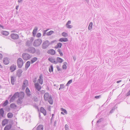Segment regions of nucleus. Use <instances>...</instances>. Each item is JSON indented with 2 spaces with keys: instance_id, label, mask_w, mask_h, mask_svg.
<instances>
[{
  "instance_id": "f257e3e1",
  "label": "nucleus",
  "mask_w": 130,
  "mask_h": 130,
  "mask_svg": "<svg viewBox=\"0 0 130 130\" xmlns=\"http://www.w3.org/2000/svg\"><path fill=\"white\" fill-rule=\"evenodd\" d=\"M44 98L45 100L47 101L48 99V102L51 105L53 104V100L51 95H49L48 92L45 93L44 95Z\"/></svg>"
},
{
  "instance_id": "f03ea898",
  "label": "nucleus",
  "mask_w": 130,
  "mask_h": 130,
  "mask_svg": "<svg viewBox=\"0 0 130 130\" xmlns=\"http://www.w3.org/2000/svg\"><path fill=\"white\" fill-rule=\"evenodd\" d=\"M50 45V42L48 40H46L43 42L42 45V48L44 49H46Z\"/></svg>"
},
{
  "instance_id": "7ed1b4c3",
  "label": "nucleus",
  "mask_w": 130,
  "mask_h": 130,
  "mask_svg": "<svg viewBox=\"0 0 130 130\" xmlns=\"http://www.w3.org/2000/svg\"><path fill=\"white\" fill-rule=\"evenodd\" d=\"M42 42V40L39 39L35 40L33 44L34 46H38L41 44Z\"/></svg>"
},
{
  "instance_id": "20e7f679",
  "label": "nucleus",
  "mask_w": 130,
  "mask_h": 130,
  "mask_svg": "<svg viewBox=\"0 0 130 130\" xmlns=\"http://www.w3.org/2000/svg\"><path fill=\"white\" fill-rule=\"evenodd\" d=\"M23 61L22 59L20 58H19L17 60V64L18 67L21 68L23 65Z\"/></svg>"
},
{
  "instance_id": "39448f33",
  "label": "nucleus",
  "mask_w": 130,
  "mask_h": 130,
  "mask_svg": "<svg viewBox=\"0 0 130 130\" xmlns=\"http://www.w3.org/2000/svg\"><path fill=\"white\" fill-rule=\"evenodd\" d=\"M22 57L24 60H27L31 58L30 55L27 53H23L22 54Z\"/></svg>"
},
{
  "instance_id": "423d86ee",
  "label": "nucleus",
  "mask_w": 130,
  "mask_h": 130,
  "mask_svg": "<svg viewBox=\"0 0 130 130\" xmlns=\"http://www.w3.org/2000/svg\"><path fill=\"white\" fill-rule=\"evenodd\" d=\"M34 40V38L31 37L30 40H27L25 43L26 45L27 46H29L31 45L32 44V43Z\"/></svg>"
},
{
  "instance_id": "0eeeda50",
  "label": "nucleus",
  "mask_w": 130,
  "mask_h": 130,
  "mask_svg": "<svg viewBox=\"0 0 130 130\" xmlns=\"http://www.w3.org/2000/svg\"><path fill=\"white\" fill-rule=\"evenodd\" d=\"M26 52L31 54H34L35 52V49L34 47H30L26 50Z\"/></svg>"
},
{
  "instance_id": "6e6552de",
  "label": "nucleus",
  "mask_w": 130,
  "mask_h": 130,
  "mask_svg": "<svg viewBox=\"0 0 130 130\" xmlns=\"http://www.w3.org/2000/svg\"><path fill=\"white\" fill-rule=\"evenodd\" d=\"M43 76L42 74H41L39 76V78L38 79V81L39 83L41 85L43 84Z\"/></svg>"
},
{
  "instance_id": "1a4fd4ad",
  "label": "nucleus",
  "mask_w": 130,
  "mask_h": 130,
  "mask_svg": "<svg viewBox=\"0 0 130 130\" xmlns=\"http://www.w3.org/2000/svg\"><path fill=\"white\" fill-rule=\"evenodd\" d=\"M10 37L12 39L14 40L17 39L19 38V36L17 34L14 33L11 34Z\"/></svg>"
},
{
  "instance_id": "9d476101",
  "label": "nucleus",
  "mask_w": 130,
  "mask_h": 130,
  "mask_svg": "<svg viewBox=\"0 0 130 130\" xmlns=\"http://www.w3.org/2000/svg\"><path fill=\"white\" fill-rule=\"evenodd\" d=\"M22 72L23 71L21 69H18L17 72V75L18 77L20 78L21 76Z\"/></svg>"
},
{
  "instance_id": "9b49d317",
  "label": "nucleus",
  "mask_w": 130,
  "mask_h": 130,
  "mask_svg": "<svg viewBox=\"0 0 130 130\" xmlns=\"http://www.w3.org/2000/svg\"><path fill=\"white\" fill-rule=\"evenodd\" d=\"M16 66L14 64H12L10 67V70L11 71V72H12L14 71L16 69Z\"/></svg>"
},
{
  "instance_id": "f8f14e48",
  "label": "nucleus",
  "mask_w": 130,
  "mask_h": 130,
  "mask_svg": "<svg viewBox=\"0 0 130 130\" xmlns=\"http://www.w3.org/2000/svg\"><path fill=\"white\" fill-rule=\"evenodd\" d=\"M34 84L36 89L38 91H40L41 88V86L38 83H35Z\"/></svg>"
},
{
  "instance_id": "ddd939ff",
  "label": "nucleus",
  "mask_w": 130,
  "mask_h": 130,
  "mask_svg": "<svg viewBox=\"0 0 130 130\" xmlns=\"http://www.w3.org/2000/svg\"><path fill=\"white\" fill-rule=\"evenodd\" d=\"M8 59L9 58L7 57L4 58L3 60L4 63L6 65L8 64L9 63V61Z\"/></svg>"
},
{
  "instance_id": "4468645a",
  "label": "nucleus",
  "mask_w": 130,
  "mask_h": 130,
  "mask_svg": "<svg viewBox=\"0 0 130 130\" xmlns=\"http://www.w3.org/2000/svg\"><path fill=\"white\" fill-rule=\"evenodd\" d=\"M47 53L49 54L54 55L55 54L56 52L53 49H51L48 51Z\"/></svg>"
},
{
  "instance_id": "2eb2a0df",
  "label": "nucleus",
  "mask_w": 130,
  "mask_h": 130,
  "mask_svg": "<svg viewBox=\"0 0 130 130\" xmlns=\"http://www.w3.org/2000/svg\"><path fill=\"white\" fill-rule=\"evenodd\" d=\"M48 60L51 62L56 64L57 63V62L55 60V59H54L53 57H50L48 59Z\"/></svg>"
},
{
  "instance_id": "dca6fc26",
  "label": "nucleus",
  "mask_w": 130,
  "mask_h": 130,
  "mask_svg": "<svg viewBox=\"0 0 130 130\" xmlns=\"http://www.w3.org/2000/svg\"><path fill=\"white\" fill-rule=\"evenodd\" d=\"M25 92L27 96L28 97H30L31 95V94L30 93V91L28 87H27L25 90Z\"/></svg>"
},
{
  "instance_id": "f3484780",
  "label": "nucleus",
  "mask_w": 130,
  "mask_h": 130,
  "mask_svg": "<svg viewBox=\"0 0 130 130\" xmlns=\"http://www.w3.org/2000/svg\"><path fill=\"white\" fill-rule=\"evenodd\" d=\"M40 111L42 113L44 116L46 115V110L43 107H41L40 108Z\"/></svg>"
},
{
  "instance_id": "a211bd4d",
  "label": "nucleus",
  "mask_w": 130,
  "mask_h": 130,
  "mask_svg": "<svg viewBox=\"0 0 130 130\" xmlns=\"http://www.w3.org/2000/svg\"><path fill=\"white\" fill-rule=\"evenodd\" d=\"M8 120L7 119H5L3 120L2 122V124L3 126H5L6 124L8 123Z\"/></svg>"
},
{
  "instance_id": "6ab92c4d",
  "label": "nucleus",
  "mask_w": 130,
  "mask_h": 130,
  "mask_svg": "<svg viewBox=\"0 0 130 130\" xmlns=\"http://www.w3.org/2000/svg\"><path fill=\"white\" fill-rule=\"evenodd\" d=\"M12 125L11 124L7 125L4 128V130H9L11 128Z\"/></svg>"
},
{
  "instance_id": "aec40b11",
  "label": "nucleus",
  "mask_w": 130,
  "mask_h": 130,
  "mask_svg": "<svg viewBox=\"0 0 130 130\" xmlns=\"http://www.w3.org/2000/svg\"><path fill=\"white\" fill-rule=\"evenodd\" d=\"M30 62L29 61H27L25 63V68L26 70L30 66Z\"/></svg>"
},
{
  "instance_id": "412c9836",
  "label": "nucleus",
  "mask_w": 130,
  "mask_h": 130,
  "mask_svg": "<svg viewBox=\"0 0 130 130\" xmlns=\"http://www.w3.org/2000/svg\"><path fill=\"white\" fill-rule=\"evenodd\" d=\"M68 41V39L67 38H62L59 39V41L61 42H66Z\"/></svg>"
},
{
  "instance_id": "4be33fe9",
  "label": "nucleus",
  "mask_w": 130,
  "mask_h": 130,
  "mask_svg": "<svg viewBox=\"0 0 130 130\" xmlns=\"http://www.w3.org/2000/svg\"><path fill=\"white\" fill-rule=\"evenodd\" d=\"M57 61H56L57 62V63L58 62L60 63H62L63 61V60L60 58L58 57L56 58Z\"/></svg>"
},
{
  "instance_id": "5701e85b",
  "label": "nucleus",
  "mask_w": 130,
  "mask_h": 130,
  "mask_svg": "<svg viewBox=\"0 0 130 130\" xmlns=\"http://www.w3.org/2000/svg\"><path fill=\"white\" fill-rule=\"evenodd\" d=\"M23 99L19 98L17 101V104L18 105H20L22 104L23 103V101H21V100Z\"/></svg>"
},
{
  "instance_id": "b1692460",
  "label": "nucleus",
  "mask_w": 130,
  "mask_h": 130,
  "mask_svg": "<svg viewBox=\"0 0 130 130\" xmlns=\"http://www.w3.org/2000/svg\"><path fill=\"white\" fill-rule=\"evenodd\" d=\"M4 111L3 108H1L0 109V116H1L2 117H4Z\"/></svg>"
},
{
  "instance_id": "393cba45",
  "label": "nucleus",
  "mask_w": 130,
  "mask_h": 130,
  "mask_svg": "<svg viewBox=\"0 0 130 130\" xmlns=\"http://www.w3.org/2000/svg\"><path fill=\"white\" fill-rule=\"evenodd\" d=\"M24 93L23 92H21L20 93H19V98L23 99L24 96Z\"/></svg>"
},
{
  "instance_id": "a878e982",
  "label": "nucleus",
  "mask_w": 130,
  "mask_h": 130,
  "mask_svg": "<svg viewBox=\"0 0 130 130\" xmlns=\"http://www.w3.org/2000/svg\"><path fill=\"white\" fill-rule=\"evenodd\" d=\"M37 130H43V126L42 125H39L37 127Z\"/></svg>"
},
{
  "instance_id": "bb28decb",
  "label": "nucleus",
  "mask_w": 130,
  "mask_h": 130,
  "mask_svg": "<svg viewBox=\"0 0 130 130\" xmlns=\"http://www.w3.org/2000/svg\"><path fill=\"white\" fill-rule=\"evenodd\" d=\"M38 60V58L36 57H34L32 58L30 61V63L31 64L33 63L34 62L37 61Z\"/></svg>"
},
{
  "instance_id": "cd10ccee",
  "label": "nucleus",
  "mask_w": 130,
  "mask_h": 130,
  "mask_svg": "<svg viewBox=\"0 0 130 130\" xmlns=\"http://www.w3.org/2000/svg\"><path fill=\"white\" fill-rule=\"evenodd\" d=\"M1 34L3 35L7 36L9 35V32L6 31H2L1 32Z\"/></svg>"
},
{
  "instance_id": "c85d7f7f",
  "label": "nucleus",
  "mask_w": 130,
  "mask_h": 130,
  "mask_svg": "<svg viewBox=\"0 0 130 130\" xmlns=\"http://www.w3.org/2000/svg\"><path fill=\"white\" fill-rule=\"evenodd\" d=\"M15 81V80L14 79V77L12 76L11 77V83L12 85L14 84V82Z\"/></svg>"
},
{
  "instance_id": "c756f323",
  "label": "nucleus",
  "mask_w": 130,
  "mask_h": 130,
  "mask_svg": "<svg viewBox=\"0 0 130 130\" xmlns=\"http://www.w3.org/2000/svg\"><path fill=\"white\" fill-rule=\"evenodd\" d=\"M93 23L92 22H90L88 28L89 30H91L92 28Z\"/></svg>"
},
{
  "instance_id": "7c9ffc66",
  "label": "nucleus",
  "mask_w": 130,
  "mask_h": 130,
  "mask_svg": "<svg viewBox=\"0 0 130 130\" xmlns=\"http://www.w3.org/2000/svg\"><path fill=\"white\" fill-rule=\"evenodd\" d=\"M53 68L52 65L50 66V67L49 68V71L50 72H53Z\"/></svg>"
},
{
  "instance_id": "2f4dec72",
  "label": "nucleus",
  "mask_w": 130,
  "mask_h": 130,
  "mask_svg": "<svg viewBox=\"0 0 130 130\" xmlns=\"http://www.w3.org/2000/svg\"><path fill=\"white\" fill-rule=\"evenodd\" d=\"M64 64L62 66V68L63 69H67V63L66 62H64Z\"/></svg>"
},
{
  "instance_id": "473e14b6",
  "label": "nucleus",
  "mask_w": 130,
  "mask_h": 130,
  "mask_svg": "<svg viewBox=\"0 0 130 130\" xmlns=\"http://www.w3.org/2000/svg\"><path fill=\"white\" fill-rule=\"evenodd\" d=\"M8 103V102L7 100H6L3 104L2 106H6Z\"/></svg>"
},
{
  "instance_id": "72a5a7b5",
  "label": "nucleus",
  "mask_w": 130,
  "mask_h": 130,
  "mask_svg": "<svg viewBox=\"0 0 130 130\" xmlns=\"http://www.w3.org/2000/svg\"><path fill=\"white\" fill-rule=\"evenodd\" d=\"M10 107L12 108H13L14 107H17V106L15 104V103H12L10 105Z\"/></svg>"
},
{
  "instance_id": "f704fd0d",
  "label": "nucleus",
  "mask_w": 130,
  "mask_h": 130,
  "mask_svg": "<svg viewBox=\"0 0 130 130\" xmlns=\"http://www.w3.org/2000/svg\"><path fill=\"white\" fill-rule=\"evenodd\" d=\"M54 32V31L52 30H51L50 31L47 32L46 34V35L50 36Z\"/></svg>"
},
{
  "instance_id": "c9c22d12",
  "label": "nucleus",
  "mask_w": 130,
  "mask_h": 130,
  "mask_svg": "<svg viewBox=\"0 0 130 130\" xmlns=\"http://www.w3.org/2000/svg\"><path fill=\"white\" fill-rule=\"evenodd\" d=\"M13 117V114L11 113H8L7 114V117L8 118H11Z\"/></svg>"
},
{
  "instance_id": "e433bc0d",
  "label": "nucleus",
  "mask_w": 130,
  "mask_h": 130,
  "mask_svg": "<svg viewBox=\"0 0 130 130\" xmlns=\"http://www.w3.org/2000/svg\"><path fill=\"white\" fill-rule=\"evenodd\" d=\"M14 96L15 98L16 97H19V92H15L14 95H13Z\"/></svg>"
},
{
  "instance_id": "4c0bfd02",
  "label": "nucleus",
  "mask_w": 130,
  "mask_h": 130,
  "mask_svg": "<svg viewBox=\"0 0 130 130\" xmlns=\"http://www.w3.org/2000/svg\"><path fill=\"white\" fill-rule=\"evenodd\" d=\"M72 81V79H70L67 82V83L66 84V86H68L69 85L71 84Z\"/></svg>"
},
{
  "instance_id": "58836bf2",
  "label": "nucleus",
  "mask_w": 130,
  "mask_h": 130,
  "mask_svg": "<svg viewBox=\"0 0 130 130\" xmlns=\"http://www.w3.org/2000/svg\"><path fill=\"white\" fill-rule=\"evenodd\" d=\"M15 98V97L13 95L11 98L10 101V102H12L14 101V100Z\"/></svg>"
},
{
  "instance_id": "ea45409f",
  "label": "nucleus",
  "mask_w": 130,
  "mask_h": 130,
  "mask_svg": "<svg viewBox=\"0 0 130 130\" xmlns=\"http://www.w3.org/2000/svg\"><path fill=\"white\" fill-rule=\"evenodd\" d=\"M36 54L39 56L40 55V50L39 49H36V50H35V52Z\"/></svg>"
},
{
  "instance_id": "a19ab883",
  "label": "nucleus",
  "mask_w": 130,
  "mask_h": 130,
  "mask_svg": "<svg viewBox=\"0 0 130 130\" xmlns=\"http://www.w3.org/2000/svg\"><path fill=\"white\" fill-rule=\"evenodd\" d=\"M38 29V27H35V28L33 30L32 32L33 33H35L36 34V32H37V31Z\"/></svg>"
},
{
  "instance_id": "79ce46f5",
  "label": "nucleus",
  "mask_w": 130,
  "mask_h": 130,
  "mask_svg": "<svg viewBox=\"0 0 130 130\" xmlns=\"http://www.w3.org/2000/svg\"><path fill=\"white\" fill-rule=\"evenodd\" d=\"M62 35L64 37H67L68 36V34L65 32H63L62 34Z\"/></svg>"
},
{
  "instance_id": "37998d69",
  "label": "nucleus",
  "mask_w": 130,
  "mask_h": 130,
  "mask_svg": "<svg viewBox=\"0 0 130 130\" xmlns=\"http://www.w3.org/2000/svg\"><path fill=\"white\" fill-rule=\"evenodd\" d=\"M61 110L66 114H67V111L65 109L63 108H61Z\"/></svg>"
},
{
  "instance_id": "c03bdc74",
  "label": "nucleus",
  "mask_w": 130,
  "mask_h": 130,
  "mask_svg": "<svg viewBox=\"0 0 130 130\" xmlns=\"http://www.w3.org/2000/svg\"><path fill=\"white\" fill-rule=\"evenodd\" d=\"M65 86L63 84H61L60 85V88H59V90H60L61 89L64 88Z\"/></svg>"
},
{
  "instance_id": "a18cd8bd",
  "label": "nucleus",
  "mask_w": 130,
  "mask_h": 130,
  "mask_svg": "<svg viewBox=\"0 0 130 130\" xmlns=\"http://www.w3.org/2000/svg\"><path fill=\"white\" fill-rule=\"evenodd\" d=\"M65 128L66 130H69V126L67 124L65 125Z\"/></svg>"
},
{
  "instance_id": "49530a36",
  "label": "nucleus",
  "mask_w": 130,
  "mask_h": 130,
  "mask_svg": "<svg viewBox=\"0 0 130 130\" xmlns=\"http://www.w3.org/2000/svg\"><path fill=\"white\" fill-rule=\"evenodd\" d=\"M115 107H113L110 110V113H112L114 111H115Z\"/></svg>"
},
{
  "instance_id": "de8ad7c7",
  "label": "nucleus",
  "mask_w": 130,
  "mask_h": 130,
  "mask_svg": "<svg viewBox=\"0 0 130 130\" xmlns=\"http://www.w3.org/2000/svg\"><path fill=\"white\" fill-rule=\"evenodd\" d=\"M57 45L59 47V48H61L62 46V44L60 42L58 43H57Z\"/></svg>"
},
{
  "instance_id": "09e8293b",
  "label": "nucleus",
  "mask_w": 130,
  "mask_h": 130,
  "mask_svg": "<svg viewBox=\"0 0 130 130\" xmlns=\"http://www.w3.org/2000/svg\"><path fill=\"white\" fill-rule=\"evenodd\" d=\"M28 81L26 79L24 80L23 83V84L26 85L27 84H28Z\"/></svg>"
},
{
  "instance_id": "8fccbe9b",
  "label": "nucleus",
  "mask_w": 130,
  "mask_h": 130,
  "mask_svg": "<svg viewBox=\"0 0 130 130\" xmlns=\"http://www.w3.org/2000/svg\"><path fill=\"white\" fill-rule=\"evenodd\" d=\"M102 118H101V119H99L97 121V122H96V124H97V125L98 126V124H99V123L100 122H101L102 121Z\"/></svg>"
},
{
  "instance_id": "3c124183",
  "label": "nucleus",
  "mask_w": 130,
  "mask_h": 130,
  "mask_svg": "<svg viewBox=\"0 0 130 130\" xmlns=\"http://www.w3.org/2000/svg\"><path fill=\"white\" fill-rule=\"evenodd\" d=\"M41 34L40 33L38 32L37 34L36 37H37L40 38L41 37Z\"/></svg>"
},
{
  "instance_id": "603ef678",
  "label": "nucleus",
  "mask_w": 130,
  "mask_h": 130,
  "mask_svg": "<svg viewBox=\"0 0 130 130\" xmlns=\"http://www.w3.org/2000/svg\"><path fill=\"white\" fill-rule=\"evenodd\" d=\"M47 30H44L43 32V36H44L46 35V31H47Z\"/></svg>"
},
{
  "instance_id": "864d4df0",
  "label": "nucleus",
  "mask_w": 130,
  "mask_h": 130,
  "mask_svg": "<svg viewBox=\"0 0 130 130\" xmlns=\"http://www.w3.org/2000/svg\"><path fill=\"white\" fill-rule=\"evenodd\" d=\"M66 26L68 28H71L73 27V26L72 25H66Z\"/></svg>"
},
{
  "instance_id": "5fc2aeb1",
  "label": "nucleus",
  "mask_w": 130,
  "mask_h": 130,
  "mask_svg": "<svg viewBox=\"0 0 130 130\" xmlns=\"http://www.w3.org/2000/svg\"><path fill=\"white\" fill-rule=\"evenodd\" d=\"M101 97V95L96 96H95V98L96 99H98Z\"/></svg>"
},
{
  "instance_id": "6e6d98bb",
  "label": "nucleus",
  "mask_w": 130,
  "mask_h": 130,
  "mask_svg": "<svg viewBox=\"0 0 130 130\" xmlns=\"http://www.w3.org/2000/svg\"><path fill=\"white\" fill-rule=\"evenodd\" d=\"M71 21H69L66 23V25H69V24H71Z\"/></svg>"
},
{
  "instance_id": "4d7b16f0",
  "label": "nucleus",
  "mask_w": 130,
  "mask_h": 130,
  "mask_svg": "<svg viewBox=\"0 0 130 130\" xmlns=\"http://www.w3.org/2000/svg\"><path fill=\"white\" fill-rule=\"evenodd\" d=\"M57 68L58 71H61V69H60L59 66H57Z\"/></svg>"
},
{
  "instance_id": "13d9d810",
  "label": "nucleus",
  "mask_w": 130,
  "mask_h": 130,
  "mask_svg": "<svg viewBox=\"0 0 130 130\" xmlns=\"http://www.w3.org/2000/svg\"><path fill=\"white\" fill-rule=\"evenodd\" d=\"M59 54H60V56H63V54L61 50L59 52Z\"/></svg>"
},
{
  "instance_id": "bf43d9fd",
  "label": "nucleus",
  "mask_w": 130,
  "mask_h": 130,
  "mask_svg": "<svg viewBox=\"0 0 130 130\" xmlns=\"http://www.w3.org/2000/svg\"><path fill=\"white\" fill-rule=\"evenodd\" d=\"M27 85H25L24 84H23L22 86V89H25V88L26 87Z\"/></svg>"
},
{
  "instance_id": "052dcab7",
  "label": "nucleus",
  "mask_w": 130,
  "mask_h": 130,
  "mask_svg": "<svg viewBox=\"0 0 130 130\" xmlns=\"http://www.w3.org/2000/svg\"><path fill=\"white\" fill-rule=\"evenodd\" d=\"M56 41V40H54L53 41H51L50 42V45L51 44H53V43H54Z\"/></svg>"
},
{
  "instance_id": "680f3d73",
  "label": "nucleus",
  "mask_w": 130,
  "mask_h": 130,
  "mask_svg": "<svg viewBox=\"0 0 130 130\" xmlns=\"http://www.w3.org/2000/svg\"><path fill=\"white\" fill-rule=\"evenodd\" d=\"M36 79H37V78H35L34 79H33V82L34 83H35L36 82Z\"/></svg>"
},
{
  "instance_id": "e2e57ef3",
  "label": "nucleus",
  "mask_w": 130,
  "mask_h": 130,
  "mask_svg": "<svg viewBox=\"0 0 130 130\" xmlns=\"http://www.w3.org/2000/svg\"><path fill=\"white\" fill-rule=\"evenodd\" d=\"M56 123H57V121H56V120L54 122V126H56Z\"/></svg>"
},
{
  "instance_id": "0e129e2a",
  "label": "nucleus",
  "mask_w": 130,
  "mask_h": 130,
  "mask_svg": "<svg viewBox=\"0 0 130 130\" xmlns=\"http://www.w3.org/2000/svg\"><path fill=\"white\" fill-rule=\"evenodd\" d=\"M3 56L2 54L0 53V60L2 59L3 58Z\"/></svg>"
},
{
  "instance_id": "69168bd1",
  "label": "nucleus",
  "mask_w": 130,
  "mask_h": 130,
  "mask_svg": "<svg viewBox=\"0 0 130 130\" xmlns=\"http://www.w3.org/2000/svg\"><path fill=\"white\" fill-rule=\"evenodd\" d=\"M130 95V90L127 93V96H128Z\"/></svg>"
},
{
  "instance_id": "338daca9",
  "label": "nucleus",
  "mask_w": 130,
  "mask_h": 130,
  "mask_svg": "<svg viewBox=\"0 0 130 130\" xmlns=\"http://www.w3.org/2000/svg\"><path fill=\"white\" fill-rule=\"evenodd\" d=\"M10 123L11 124H13V120H11L10 121Z\"/></svg>"
},
{
  "instance_id": "774afa93",
  "label": "nucleus",
  "mask_w": 130,
  "mask_h": 130,
  "mask_svg": "<svg viewBox=\"0 0 130 130\" xmlns=\"http://www.w3.org/2000/svg\"><path fill=\"white\" fill-rule=\"evenodd\" d=\"M19 7V5H17L15 9L16 10H18V7Z\"/></svg>"
}]
</instances>
